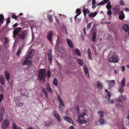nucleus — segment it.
Returning <instances> with one entry per match:
<instances>
[{
  "instance_id": "obj_10",
  "label": "nucleus",
  "mask_w": 129,
  "mask_h": 129,
  "mask_svg": "<svg viewBox=\"0 0 129 129\" xmlns=\"http://www.w3.org/2000/svg\"><path fill=\"white\" fill-rule=\"evenodd\" d=\"M30 59V55H27L26 57L24 62L22 63V65H24L27 64L28 62Z\"/></svg>"
},
{
  "instance_id": "obj_4",
  "label": "nucleus",
  "mask_w": 129,
  "mask_h": 129,
  "mask_svg": "<svg viewBox=\"0 0 129 129\" xmlns=\"http://www.w3.org/2000/svg\"><path fill=\"white\" fill-rule=\"evenodd\" d=\"M119 60V57L117 56L114 55L109 58L108 60L110 62L116 63L118 62Z\"/></svg>"
},
{
  "instance_id": "obj_5",
  "label": "nucleus",
  "mask_w": 129,
  "mask_h": 129,
  "mask_svg": "<svg viewBox=\"0 0 129 129\" xmlns=\"http://www.w3.org/2000/svg\"><path fill=\"white\" fill-rule=\"evenodd\" d=\"M48 60L50 64H51L52 61V50L51 49H49L48 52Z\"/></svg>"
},
{
  "instance_id": "obj_9",
  "label": "nucleus",
  "mask_w": 129,
  "mask_h": 129,
  "mask_svg": "<svg viewBox=\"0 0 129 129\" xmlns=\"http://www.w3.org/2000/svg\"><path fill=\"white\" fill-rule=\"evenodd\" d=\"M5 109L4 108L1 109L0 111V122L2 121L3 120V117L5 114Z\"/></svg>"
},
{
  "instance_id": "obj_14",
  "label": "nucleus",
  "mask_w": 129,
  "mask_h": 129,
  "mask_svg": "<svg viewBox=\"0 0 129 129\" xmlns=\"http://www.w3.org/2000/svg\"><path fill=\"white\" fill-rule=\"evenodd\" d=\"M84 70L86 76L88 77L89 76L88 70L87 68L86 65H84L83 66Z\"/></svg>"
},
{
  "instance_id": "obj_60",
  "label": "nucleus",
  "mask_w": 129,
  "mask_h": 129,
  "mask_svg": "<svg viewBox=\"0 0 129 129\" xmlns=\"http://www.w3.org/2000/svg\"><path fill=\"white\" fill-rule=\"evenodd\" d=\"M63 27L64 28V29H65L66 33V34H67V29H66V26H63Z\"/></svg>"
},
{
  "instance_id": "obj_63",
  "label": "nucleus",
  "mask_w": 129,
  "mask_h": 129,
  "mask_svg": "<svg viewBox=\"0 0 129 129\" xmlns=\"http://www.w3.org/2000/svg\"><path fill=\"white\" fill-rule=\"evenodd\" d=\"M74 127L73 126H71L69 127V129H74Z\"/></svg>"
},
{
  "instance_id": "obj_55",
  "label": "nucleus",
  "mask_w": 129,
  "mask_h": 129,
  "mask_svg": "<svg viewBox=\"0 0 129 129\" xmlns=\"http://www.w3.org/2000/svg\"><path fill=\"white\" fill-rule=\"evenodd\" d=\"M76 109H77V110L78 111V113H79V107L78 106H77L76 107Z\"/></svg>"
},
{
  "instance_id": "obj_7",
  "label": "nucleus",
  "mask_w": 129,
  "mask_h": 129,
  "mask_svg": "<svg viewBox=\"0 0 129 129\" xmlns=\"http://www.w3.org/2000/svg\"><path fill=\"white\" fill-rule=\"evenodd\" d=\"M20 94L23 96H27L28 94V92L27 90L25 89H20L18 90Z\"/></svg>"
},
{
  "instance_id": "obj_38",
  "label": "nucleus",
  "mask_w": 129,
  "mask_h": 129,
  "mask_svg": "<svg viewBox=\"0 0 129 129\" xmlns=\"http://www.w3.org/2000/svg\"><path fill=\"white\" fill-rule=\"evenodd\" d=\"M78 62L79 63V64L81 66H82L83 64V61L82 59H79L78 60Z\"/></svg>"
},
{
  "instance_id": "obj_54",
  "label": "nucleus",
  "mask_w": 129,
  "mask_h": 129,
  "mask_svg": "<svg viewBox=\"0 0 129 129\" xmlns=\"http://www.w3.org/2000/svg\"><path fill=\"white\" fill-rule=\"evenodd\" d=\"M104 4V1H102L99 4V5L100 6L103 5Z\"/></svg>"
},
{
  "instance_id": "obj_28",
  "label": "nucleus",
  "mask_w": 129,
  "mask_h": 129,
  "mask_svg": "<svg viewBox=\"0 0 129 129\" xmlns=\"http://www.w3.org/2000/svg\"><path fill=\"white\" fill-rule=\"evenodd\" d=\"M16 106L18 107H21L23 105L22 103L18 101H17L16 102Z\"/></svg>"
},
{
  "instance_id": "obj_58",
  "label": "nucleus",
  "mask_w": 129,
  "mask_h": 129,
  "mask_svg": "<svg viewBox=\"0 0 129 129\" xmlns=\"http://www.w3.org/2000/svg\"><path fill=\"white\" fill-rule=\"evenodd\" d=\"M88 54H91V52L90 51V49H88Z\"/></svg>"
},
{
  "instance_id": "obj_21",
  "label": "nucleus",
  "mask_w": 129,
  "mask_h": 129,
  "mask_svg": "<svg viewBox=\"0 0 129 129\" xmlns=\"http://www.w3.org/2000/svg\"><path fill=\"white\" fill-rule=\"evenodd\" d=\"M0 82L1 84L3 85L5 84V79L4 77L2 75L0 76Z\"/></svg>"
},
{
  "instance_id": "obj_51",
  "label": "nucleus",
  "mask_w": 129,
  "mask_h": 129,
  "mask_svg": "<svg viewBox=\"0 0 129 129\" xmlns=\"http://www.w3.org/2000/svg\"><path fill=\"white\" fill-rule=\"evenodd\" d=\"M12 17L13 18L16 19L17 18L18 16H16L15 14H13L12 15Z\"/></svg>"
},
{
  "instance_id": "obj_19",
  "label": "nucleus",
  "mask_w": 129,
  "mask_h": 129,
  "mask_svg": "<svg viewBox=\"0 0 129 129\" xmlns=\"http://www.w3.org/2000/svg\"><path fill=\"white\" fill-rule=\"evenodd\" d=\"M108 82L109 83V85L110 87H112L115 84V80H112L109 81Z\"/></svg>"
},
{
  "instance_id": "obj_29",
  "label": "nucleus",
  "mask_w": 129,
  "mask_h": 129,
  "mask_svg": "<svg viewBox=\"0 0 129 129\" xmlns=\"http://www.w3.org/2000/svg\"><path fill=\"white\" fill-rule=\"evenodd\" d=\"M23 47L21 46L18 49L17 52V56H19L21 53Z\"/></svg>"
},
{
  "instance_id": "obj_45",
  "label": "nucleus",
  "mask_w": 129,
  "mask_h": 129,
  "mask_svg": "<svg viewBox=\"0 0 129 129\" xmlns=\"http://www.w3.org/2000/svg\"><path fill=\"white\" fill-rule=\"evenodd\" d=\"M57 99L58 100H59V102H60L61 101H63L61 98L60 97V95H58Z\"/></svg>"
},
{
  "instance_id": "obj_40",
  "label": "nucleus",
  "mask_w": 129,
  "mask_h": 129,
  "mask_svg": "<svg viewBox=\"0 0 129 129\" xmlns=\"http://www.w3.org/2000/svg\"><path fill=\"white\" fill-rule=\"evenodd\" d=\"M121 6H123L125 5V3L122 0H121L119 2Z\"/></svg>"
},
{
  "instance_id": "obj_59",
  "label": "nucleus",
  "mask_w": 129,
  "mask_h": 129,
  "mask_svg": "<svg viewBox=\"0 0 129 129\" xmlns=\"http://www.w3.org/2000/svg\"><path fill=\"white\" fill-rule=\"evenodd\" d=\"M96 3L95 0H93L92 2V4L93 5H94Z\"/></svg>"
},
{
  "instance_id": "obj_47",
  "label": "nucleus",
  "mask_w": 129,
  "mask_h": 129,
  "mask_svg": "<svg viewBox=\"0 0 129 129\" xmlns=\"http://www.w3.org/2000/svg\"><path fill=\"white\" fill-rule=\"evenodd\" d=\"M91 23H90L86 27V28H87V29H89L91 28Z\"/></svg>"
},
{
  "instance_id": "obj_49",
  "label": "nucleus",
  "mask_w": 129,
  "mask_h": 129,
  "mask_svg": "<svg viewBox=\"0 0 129 129\" xmlns=\"http://www.w3.org/2000/svg\"><path fill=\"white\" fill-rule=\"evenodd\" d=\"M12 127L13 129H17V127L15 125L14 123L13 124Z\"/></svg>"
},
{
  "instance_id": "obj_53",
  "label": "nucleus",
  "mask_w": 129,
  "mask_h": 129,
  "mask_svg": "<svg viewBox=\"0 0 129 129\" xmlns=\"http://www.w3.org/2000/svg\"><path fill=\"white\" fill-rule=\"evenodd\" d=\"M47 90L50 92H52V91L51 90V88H50L49 87L47 88Z\"/></svg>"
},
{
  "instance_id": "obj_36",
  "label": "nucleus",
  "mask_w": 129,
  "mask_h": 129,
  "mask_svg": "<svg viewBox=\"0 0 129 129\" xmlns=\"http://www.w3.org/2000/svg\"><path fill=\"white\" fill-rule=\"evenodd\" d=\"M76 13L77 14L79 15L81 13L80 9H77L76 10Z\"/></svg>"
},
{
  "instance_id": "obj_2",
  "label": "nucleus",
  "mask_w": 129,
  "mask_h": 129,
  "mask_svg": "<svg viewBox=\"0 0 129 129\" xmlns=\"http://www.w3.org/2000/svg\"><path fill=\"white\" fill-rule=\"evenodd\" d=\"M27 34V31L26 30H22L20 33L18 34L17 37L19 40H24L26 38Z\"/></svg>"
},
{
  "instance_id": "obj_52",
  "label": "nucleus",
  "mask_w": 129,
  "mask_h": 129,
  "mask_svg": "<svg viewBox=\"0 0 129 129\" xmlns=\"http://www.w3.org/2000/svg\"><path fill=\"white\" fill-rule=\"evenodd\" d=\"M5 43H7L9 42V40L8 39L6 38L5 37Z\"/></svg>"
},
{
  "instance_id": "obj_8",
  "label": "nucleus",
  "mask_w": 129,
  "mask_h": 129,
  "mask_svg": "<svg viewBox=\"0 0 129 129\" xmlns=\"http://www.w3.org/2000/svg\"><path fill=\"white\" fill-rule=\"evenodd\" d=\"M120 7L119 5H116L113 8V11L116 14H119V13L120 11Z\"/></svg>"
},
{
  "instance_id": "obj_34",
  "label": "nucleus",
  "mask_w": 129,
  "mask_h": 129,
  "mask_svg": "<svg viewBox=\"0 0 129 129\" xmlns=\"http://www.w3.org/2000/svg\"><path fill=\"white\" fill-rule=\"evenodd\" d=\"M98 114L100 115V118H103L104 116V112L102 111H99L98 112Z\"/></svg>"
},
{
  "instance_id": "obj_41",
  "label": "nucleus",
  "mask_w": 129,
  "mask_h": 129,
  "mask_svg": "<svg viewBox=\"0 0 129 129\" xmlns=\"http://www.w3.org/2000/svg\"><path fill=\"white\" fill-rule=\"evenodd\" d=\"M107 93L108 96V101H109L110 100V99L111 97V92L110 91L108 92Z\"/></svg>"
},
{
  "instance_id": "obj_12",
  "label": "nucleus",
  "mask_w": 129,
  "mask_h": 129,
  "mask_svg": "<svg viewBox=\"0 0 129 129\" xmlns=\"http://www.w3.org/2000/svg\"><path fill=\"white\" fill-rule=\"evenodd\" d=\"M53 36V33L52 31H50L48 34L47 36V38L50 41V42L52 43V37Z\"/></svg>"
},
{
  "instance_id": "obj_42",
  "label": "nucleus",
  "mask_w": 129,
  "mask_h": 129,
  "mask_svg": "<svg viewBox=\"0 0 129 129\" xmlns=\"http://www.w3.org/2000/svg\"><path fill=\"white\" fill-rule=\"evenodd\" d=\"M48 16L49 18V21L51 22L52 23L53 21V19L51 17V16L50 15L49 16V15H48Z\"/></svg>"
},
{
  "instance_id": "obj_30",
  "label": "nucleus",
  "mask_w": 129,
  "mask_h": 129,
  "mask_svg": "<svg viewBox=\"0 0 129 129\" xmlns=\"http://www.w3.org/2000/svg\"><path fill=\"white\" fill-rule=\"evenodd\" d=\"M97 87L98 88L102 89L103 88L102 83L100 81H98L97 84Z\"/></svg>"
},
{
  "instance_id": "obj_43",
  "label": "nucleus",
  "mask_w": 129,
  "mask_h": 129,
  "mask_svg": "<svg viewBox=\"0 0 129 129\" xmlns=\"http://www.w3.org/2000/svg\"><path fill=\"white\" fill-rule=\"evenodd\" d=\"M112 12L111 10H109L107 11V15L111 16L112 14Z\"/></svg>"
},
{
  "instance_id": "obj_32",
  "label": "nucleus",
  "mask_w": 129,
  "mask_h": 129,
  "mask_svg": "<svg viewBox=\"0 0 129 129\" xmlns=\"http://www.w3.org/2000/svg\"><path fill=\"white\" fill-rule=\"evenodd\" d=\"M106 7L107 9L108 10L110 9H111L112 6L111 5V3L110 2H108V3L107 4Z\"/></svg>"
},
{
  "instance_id": "obj_22",
  "label": "nucleus",
  "mask_w": 129,
  "mask_h": 129,
  "mask_svg": "<svg viewBox=\"0 0 129 129\" xmlns=\"http://www.w3.org/2000/svg\"><path fill=\"white\" fill-rule=\"evenodd\" d=\"M54 116L56 117V118L58 120L59 122H60L61 121L60 118V116L58 115V114L56 112H54Z\"/></svg>"
},
{
  "instance_id": "obj_62",
  "label": "nucleus",
  "mask_w": 129,
  "mask_h": 129,
  "mask_svg": "<svg viewBox=\"0 0 129 129\" xmlns=\"http://www.w3.org/2000/svg\"><path fill=\"white\" fill-rule=\"evenodd\" d=\"M104 2L105 4L107 2L109 1V0H104Z\"/></svg>"
},
{
  "instance_id": "obj_25",
  "label": "nucleus",
  "mask_w": 129,
  "mask_h": 129,
  "mask_svg": "<svg viewBox=\"0 0 129 129\" xmlns=\"http://www.w3.org/2000/svg\"><path fill=\"white\" fill-rule=\"evenodd\" d=\"M123 29L125 32H127L129 29V26L127 25H124L123 27Z\"/></svg>"
},
{
  "instance_id": "obj_24",
  "label": "nucleus",
  "mask_w": 129,
  "mask_h": 129,
  "mask_svg": "<svg viewBox=\"0 0 129 129\" xmlns=\"http://www.w3.org/2000/svg\"><path fill=\"white\" fill-rule=\"evenodd\" d=\"M67 41L69 46L71 48H72L73 47V45L71 41L69 39H67Z\"/></svg>"
},
{
  "instance_id": "obj_23",
  "label": "nucleus",
  "mask_w": 129,
  "mask_h": 129,
  "mask_svg": "<svg viewBox=\"0 0 129 129\" xmlns=\"http://www.w3.org/2000/svg\"><path fill=\"white\" fill-rule=\"evenodd\" d=\"M92 40L93 42H94L95 40V39L96 36V32L95 31H94L92 35Z\"/></svg>"
},
{
  "instance_id": "obj_44",
  "label": "nucleus",
  "mask_w": 129,
  "mask_h": 129,
  "mask_svg": "<svg viewBox=\"0 0 129 129\" xmlns=\"http://www.w3.org/2000/svg\"><path fill=\"white\" fill-rule=\"evenodd\" d=\"M122 100V97L121 96H120L118 98V101L120 102H121Z\"/></svg>"
},
{
  "instance_id": "obj_64",
  "label": "nucleus",
  "mask_w": 129,
  "mask_h": 129,
  "mask_svg": "<svg viewBox=\"0 0 129 129\" xmlns=\"http://www.w3.org/2000/svg\"><path fill=\"white\" fill-rule=\"evenodd\" d=\"M124 10L125 11H129V9H128V8H124Z\"/></svg>"
},
{
  "instance_id": "obj_39",
  "label": "nucleus",
  "mask_w": 129,
  "mask_h": 129,
  "mask_svg": "<svg viewBox=\"0 0 129 129\" xmlns=\"http://www.w3.org/2000/svg\"><path fill=\"white\" fill-rule=\"evenodd\" d=\"M4 97L3 94H1L0 95V104L1 103Z\"/></svg>"
},
{
  "instance_id": "obj_57",
  "label": "nucleus",
  "mask_w": 129,
  "mask_h": 129,
  "mask_svg": "<svg viewBox=\"0 0 129 129\" xmlns=\"http://www.w3.org/2000/svg\"><path fill=\"white\" fill-rule=\"evenodd\" d=\"M13 37L15 38L16 37V36L17 35V34H16L14 33H13Z\"/></svg>"
},
{
  "instance_id": "obj_18",
  "label": "nucleus",
  "mask_w": 129,
  "mask_h": 129,
  "mask_svg": "<svg viewBox=\"0 0 129 129\" xmlns=\"http://www.w3.org/2000/svg\"><path fill=\"white\" fill-rule=\"evenodd\" d=\"M83 12V13L85 17H86V14H89L90 13V11L88 9H86L84 8L82 10Z\"/></svg>"
},
{
  "instance_id": "obj_27",
  "label": "nucleus",
  "mask_w": 129,
  "mask_h": 129,
  "mask_svg": "<svg viewBox=\"0 0 129 129\" xmlns=\"http://www.w3.org/2000/svg\"><path fill=\"white\" fill-rule=\"evenodd\" d=\"M125 79L124 77L122 80L121 81L120 85L122 87H124L125 85Z\"/></svg>"
},
{
  "instance_id": "obj_50",
  "label": "nucleus",
  "mask_w": 129,
  "mask_h": 129,
  "mask_svg": "<svg viewBox=\"0 0 129 129\" xmlns=\"http://www.w3.org/2000/svg\"><path fill=\"white\" fill-rule=\"evenodd\" d=\"M123 87H120L119 88V91L121 92H123Z\"/></svg>"
},
{
  "instance_id": "obj_48",
  "label": "nucleus",
  "mask_w": 129,
  "mask_h": 129,
  "mask_svg": "<svg viewBox=\"0 0 129 129\" xmlns=\"http://www.w3.org/2000/svg\"><path fill=\"white\" fill-rule=\"evenodd\" d=\"M28 51L29 52V55H30V57L31 56V54L33 53L34 52V50L33 49H32L30 50V51H29V50Z\"/></svg>"
},
{
  "instance_id": "obj_61",
  "label": "nucleus",
  "mask_w": 129,
  "mask_h": 129,
  "mask_svg": "<svg viewBox=\"0 0 129 129\" xmlns=\"http://www.w3.org/2000/svg\"><path fill=\"white\" fill-rule=\"evenodd\" d=\"M122 71L123 72L125 71V68L124 66H122Z\"/></svg>"
},
{
  "instance_id": "obj_35",
  "label": "nucleus",
  "mask_w": 129,
  "mask_h": 129,
  "mask_svg": "<svg viewBox=\"0 0 129 129\" xmlns=\"http://www.w3.org/2000/svg\"><path fill=\"white\" fill-rule=\"evenodd\" d=\"M57 80L56 78H54L53 81V83L56 86L57 85Z\"/></svg>"
},
{
  "instance_id": "obj_46",
  "label": "nucleus",
  "mask_w": 129,
  "mask_h": 129,
  "mask_svg": "<svg viewBox=\"0 0 129 129\" xmlns=\"http://www.w3.org/2000/svg\"><path fill=\"white\" fill-rule=\"evenodd\" d=\"M6 23L8 24L10 23V18L8 17L6 20Z\"/></svg>"
},
{
  "instance_id": "obj_56",
  "label": "nucleus",
  "mask_w": 129,
  "mask_h": 129,
  "mask_svg": "<svg viewBox=\"0 0 129 129\" xmlns=\"http://www.w3.org/2000/svg\"><path fill=\"white\" fill-rule=\"evenodd\" d=\"M42 92H43V94L45 95L46 94V93H47V92L45 90H42Z\"/></svg>"
},
{
  "instance_id": "obj_26",
  "label": "nucleus",
  "mask_w": 129,
  "mask_h": 129,
  "mask_svg": "<svg viewBox=\"0 0 129 129\" xmlns=\"http://www.w3.org/2000/svg\"><path fill=\"white\" fill-rule=\"evenodd\" d=\"M4 18L3 15L2 14H0V26H1L2 24L3 23Z\"/></svg>"
},
{
  "instance_id": "obj_16",
  "label": "nucleus",
  "mask_w": 129,
  "mask_h": 129,
  "mask_svg": "<svg viewBox=\"0 0 129 129\" xmlns=\"http://www.w3.org/2000/svg\"><path fill=\"white\" fill-rule=\"evenodd\" d=\"M22 29V28L21 27H17L14 30L13 33H14L18 35V34H19L20 33V32Z\"/></svg>"
},
{
  "instance_id": "obj_33",
  "label": "nucleus",
  "mask_w": 129,
  "mask_h": 129,
  "mask_svg": "<svg viewBox=\"0 0 129 129\" xmlns=\"http://www.w3.org/2000/svg\"><path fill=\"white\" fill-rule=\"evenodd\" d=\"M75 51L76 52L77 55H78V56H80L81 55V52L80 50L78 49H75V51Z\"/></svg>"
},
{
  "instance_id": "obj_6",
  "label": "nucleus",
  "mask_w": 129,
  "mask_h": 129,
  "mask_svg": "<svg viewBox=\"0 0 129 129\" xmlns=\"http://www.w3.org/2000/svg\"><path fill=\"white\" fill-rule=\"evenodd\" d=\"M9 124L8 119L5 120L2 122V127L3 129H6L8 127Z\"/></svg>"
},
{
  "instance_id": "obj_13",
  "label": "nucleus",
  "mask_w": 129,
  "mask_h": 129,
  "mask_svg": "<svg viewBox=\"0 0 129 129\" xmlns=\"http://www.w3.org/2000/svg\"><path fill=\"white\" fill-rule=\"evenodd\" d=\"M63 118L65 120L67 121L68 122H69L70 123H72L73 124V121L69 117L65 116L63 117Z\"/></svg>"
},
{
  "instance_id": "obj_20",
  "label": "nucleus",
  "mask_w": 129,
  "mask_h": 129,
  "mask_svg": "<svg viewBox=\"0 0 129 129\" xmlns=\"http://www.w3.org/2000/svg\"><path fill=\"white\" fill-rule=\"evenodd\" d=\"M52 123V122L51 121L48 120L45 122L44 125L46 126H50Z\"/></svg>"
},
{
  "instance_id": "obj_37",
  "label": "nucleus",
  "mask_w": 129,
  "mask_h": 129,
  "mask_svg": "<svg viewBox=\"0 0 129 129\" xmlns=\"http://www.w3.org/2000/svg\"><path fill=\"white\" fill-rule=\"evenodd\" d=\"M60 105H61L62 106H64V104L63 103V101H61L60 102H59V108H61Z\"/></svg>"
},
{
  "instance_id": "obj_31",
  "label": "nucleus",
  "mask_w": 129,
  "mask_h": 129,
  "mask_svg": "<svg viewBox=\"0 0 129 129\" xmlns=\"http://www.w3.org/2000/svg\"><path fill=\"white\" fill-rule=\"evenodd\" d=\"M97 14V13L95 12L94 13L91 12L89 14L88 16L89 17H94Z\"/></svg>"
},
{
  "instance_id": "obj_1",
  "label": "nucleus",
  "mask_w": 129,
  "mask_h": 129,
  "mask_svg": "<svg viewBox=\"0 0 129 129\" xmlns=\"http://www.w3.org/2000/svg\"><path fill=\"white\" fill-rule=\"evenodd\" d=\"M38 74L39 79L40 80H42L43 82H44L46 80L47 75V76L48 79H49L51 73L50 70H48L46 74L45 69H41L39 70Z\"/></svg>"
},
{
  "instance_id": "obj_3",
  "label": "nucleus",
  "mask_w": 129,
  "mask_h": 129,
  "mask_svg": "<svg viewBox=\"0 0 129 129\" xmlns=\"http://www.w3.org/2000/svg\"><path fill=\"white\" fill-rule=\"evenodd\" d=\"M86 113L85 112H84L80 114L78 118H77V120L79 122L80 124H82L83 123H86L87 121H85L84 120H82L80 119V118H84V116H85L86 115V112H87V110H85Z\"/></svg>"
},
{
  "instance_id": "obj_15",
  "label": "nucleus",
  "mask_w": 129,
  "mask_h": 129,
  "mask_svg": "<svg viewBox=\"0 0 129 129\" xmlns=\"http://www.w3.org/2000/svg\"><path fill=\"white\" fill-rule=\"evenodd\" d=\"M4 74L6 79L9 81L10 78V76L9 72L7 71H5L4 72Z\"/></svg>"
},
{
  "instance_id": "obj_17",
  "label": "nucleus",
  "mask_w": 129,
  "mask_h": 129,
  "mask_svg": "<svg viewBox=\"0 0 129 129\" xmlns=\"http://www.w3.org/2000/svg\"><path fill=\"white\" fill-rule=\"evenodd\" d=\"M104 120L103 118H100L99 120L96 122V124L98 125H100L101 124H104Z\"/></svg>"
},
{
  "instance_id": "obj_11",
  "label": "nucleus",
  "mask_w": 129,
  "mask_h": 129,
  "mask_svg": "<svg viewBox=\"0 0 129 129\" xmlns=\"http://www.w3.org/2000/svg\"><path fill=\"white\" fill-rule=\"evenodd\" d=\"M118 14L119 15V18L121 20L123 19L125 17L124 14L123 12L121 11H120Z\"/></svg>"
}]
</instances>
